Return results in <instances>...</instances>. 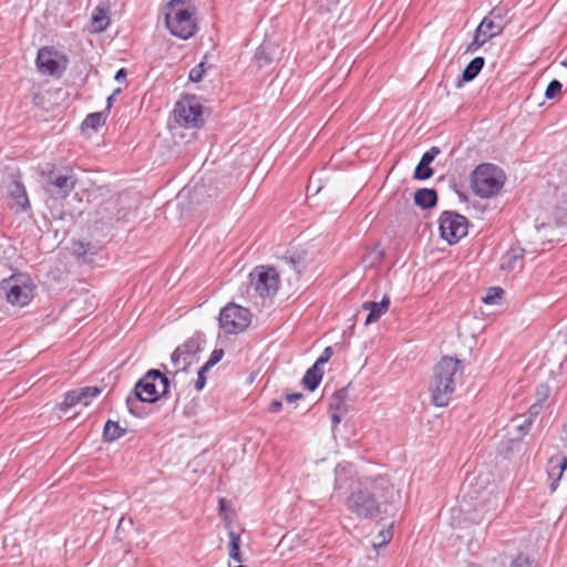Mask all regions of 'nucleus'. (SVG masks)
<instances>
[{
  "label": "nucleus",
  "instance_id": "f257e3e1",
  "mask_svg": "<svg viewBox=\"0 0 567 567\" xmlns=\"http://www.w3.org/2000/svg\"><path fill=\"white\" fill-rule=\"evenodd\" d=\"M392 489L393 486L385 476L361 477L347 497L346 506L359 518H372L379 514L381 501H389L386 495Z\"/></svg>",
  "mask_w": 567,
  "mask_h": 567
},
{
  "label": "nucleus",
  "instance_id": "f03ea898",
  "mask_svg": "<svg viewBox=\"0 0 567 567\" xmlns=\"http://www.w3.org/2000/svg\"><path fill=\"white\" fill-rule=\"evenodd\" d=\"M463 372V362L452 357H443L434 365L430 382L433 404L436 406H446L450 403L457 383L462 380Z\"/></svg>",
  "mask_w": 567,
  "mask_h": 567
},
{
  "label": "nucleus",
  "instance_id": "7ed1b4c3",
  "mask_svg": "<svg viewBox=\"0 0 567 567\" xmlns=\"http://www.w3.org/2000/svg\"><path fill=\"white\" fill-rule=\"evenodd\" d=\"M169 388V381L161 371H147L135 384L133 391L126 398L128 412L137 417L144 415L143 403H154L165 395Z\"/></svg>",
  "mask_w": 567,
  "mask_h": 567
},
{
  "label": "nucleus",
  "instance_id": "20e7f679",
  "mask_svg": "<svg viewBox=\"0 0 567 567\" xmlns=\"http://www.w3.org/2000/svg\"><path fill=\"white\" fill-rule=\"evenodd\" d=\"M165 24L169 32L187 40L197 30L193 8L183 0H171L165 8Z\"/></svg>",
  "mask_w": 567,
  "mask_h": 567
},
{
  "label": "nucleus",
  "instance_id": "39448f33",
  "mask_svg": "<svg viewBox=\"0 0 567 567\" xmlns=\"http://www.w3.org/2000/svg\"><path fill=\"white\" fill-rule=\"evenodd\" d=\"M34 284L27 274H14L0 284V293L12 306L24 307L33 299Z\"/></svg>",
  "mask_w": 567,
  "mask_h": 567
},
{
  "label": "nucleus",
  "instance_id": "423d86ee",
  "mask_svg": "<svg viewBox=\"0 0 567 567\" xmlns=\"http://www.w3.org/2000/svg\"><path fill=\"white\" fill-rule=\"evenodd\" d=\"M473 192L482 197L488 198L496 195L504 185L503 172L493 164H481L472 173Z\"/></svg>",
  "mask_w": 567,
  "mask_h": 567
},
{
  "label": "nucleus",
  "instance_id": "0eeeda50",
  "mask_svg": "<svg viewBox=\"0 0 567 567\" xmlns=\"http://www.w3.org/2000/svg\"><path fill=\"white\" fill-rule=\"evenodd\" d=\"M205 343L204 334L195 333L182 346L177 347L171 355L172 364L176 371H186L189 365L198 361V353Z\"/></svg>",
  "mask_w": 567,
  "mask_h": 567
},
{
  "label": "nucleus",
  "instance_id": "6e6552de",
  "mask_svg": "<svg viewBox=\"0 0 567 567\" xmlns=\"http://www.w3.org/2000/svg\"><path fill=\"white\" fill-rule=\"evenodd\" d=\"M439 229L441 238L454 245L467 235L468 223L463 215L445 210L439 218Z\"/></svg>",
  "mask_w": 567,
  "mask_h": 567
},
{
  "label": "nucleus",
  "instance_id": "1a4fd4ad",
  "mask_svg": "<svg viewBox=\"0 0 567 567\" xmlns=\"http://www.w3.org/2000/svg\"><path fill=\"white\" fill-rule=\"evenodd\" d=\"M219 327L226 333H239L246 330L250 323V311L235 303L225 306L218 317Z\"/></svg>",
  "mask_w": 567,
  "mask_h": 567
},
{
  "label": "nucleus",
  "instance_id": "9d476101",
  "mask_svg": "<svg viewBox=\"0 0 567 567\" xmlns=\"http://www.w3.org/2000/svg\"><path fill=\"white\" fill-rule=\"evenodd\" d=\"M176 122L185 128H197L203 125V107L195 96H186L174 107Z\"/></svg>",
  "mask_w": 567,
  "mask_h": 567
},
{
  "label": "nucleus",
  "instance_id": "9b49d317",
  "mask_svg": "<svg viewBox=\"0 0 567 567\" xmlns=\"http://www.w3.org/2000/svg\"><path fill=\"white\" fill-rule=\"evenodd\" d=\"M249 277L251 287L260 297H271L279 289V274L274 267L258 266Z\"/></svg>",
  "mask_w": 567,
  "mask_h": 567
},
{
  "label": "nucleus",
  "instance_id": "f8f14e48",
  "mask_svg": "<svg viewBox=\"0 0 567 567\" xmlns=\"http://www.w3.org/2000/svg\"><path fill=\"white\" fill-rule=\"evenodd\" d=\"M74 186L75 179L72 175L50 171L44 188L54 198H65L74 189Z\"/></svg>",
  "mask_w": 567,
  "mask_h": 567
},
{
  "label": "nucleus",
  "instance_id": "ddd939ff",
  "mask_svg": "<svg viewBox=\"0 0 567 567\" xmlns=\"http://www.w3.org/2000/svg\"><path fill=\"white\" fill-rule=\"evenodd\" d=\"M567 468V457L563 453H556L549 457L547 463V476L550 481L549 488L555 492L558 487V483L563 477L564 472Z\"/></svg>",
  "mask_w": 567,
  "mask_h": 567
},
{
  "label": "nucleus",
  "instance_id": "4468645a",
  "mask_svg": "<svg viewBox=\"0 0 567 567\" xmlns=\"http://www.w3.org/2000/svg\"><path fill=\"white\" fill-rule=\"evenodd\" d=\"M8 194L14 199L11 208L16 212H25L30 208L29 198L24 185L21 182L13 181L8 185Z\"/></svg>",
  "mask_w": 567,
  "mask_h": 567
},
{
  "label": "nucleus",
  "instance_id": "2eb2a0df",
  "mask_svg": "<svg viewBox=\"0 0 567 567\" xmlns=\"http://www.w3.org/2000/svg\"><path fill=\"white\" fill-rule=\"evenodd\" d=\"M37 66L42 74L54 75L58 72L59 63L52 49L45 47L39 50Z\"/></svg>",
  "mask_w": 567,
  "mask_h": 567
},
{
  "label": "nucleus",
  "instance_id": "dca6fc26",
  "mask_svg": "<svg viewBox=\"0 0 567 567\" xmlns=\"http://www.w3.org/2000/svg\"><path fill=\"white\" fill-rule=\"evenodd\" d=\"M390 306V298L384 296L380 302H364L363 309L368 310L369 313L365 318V324H370L380 319L382 315H384Z\"/></svg>",
  "mask_w": 567,
  "mask_h": 567
},
{
  "label": "nucleus",
  "instance_id": "f3484780",
  "mask_svg": "<svg viewBox=\"0 0 567 567\" xmlns=\"http://www.w3.org/2000/svg\"><path fill=\"white\" fill-rule=\"evenodd\" d=\"M334 489H342L348 486L354 476V468L351 463H339L334 470Z\"/></svg>",
  "mask_w": 567,
  "mask_h": 567
},
{
  "label": "nucleus",
  "instance_id": "a211bd4d",
  "mask_svg": "<svg viewBox=\"0 0 567 567\" xmlns=\"http://www.w3.org/2000/svg\"><path fill=\"white\" fill-rule=\"evenodd\" d=\"M414 203L423 209L432 208L437 203V194L433 188H420L414 194Z\"/></svg>",
  "mask_w": 567,
  "mask_h": 567
},
{
  "label": "nucleus",
  "instance_id": "6ab92c4d",
  "mask_svg": "<svg viewBox=\"0 0 567 567\" xmlns=\"http://www.w3.org/2000/svg\"><path fill=\"white\" fill-rule=\"evenodd\" d=\"M229 543H228V556L231 560L238 564H243L245 558L241 553V537L238 533L230 529L228 532Z\"/></svg>",
  "mask_w": 567,
  "mask_h": 567
},
{
  "label": "nucleus",
  "instance_id": "aec40b11",
  "mask_svg": "<svg viewBox=\"0 0 567 567\" xmlns=\"http://www.w3.org/2000/svg\"><path fill=\"white\" fill-rule=\"evenodd\" d=\"M322 377H323L322 368H320L319 365L313 363V365L310 367L306 371V373L302 378V384L309 391H315L319 386V384L322 380Z\"/></svg>",
  "mask_w": 567,
  "mask_h": 567
},
{
  "label": "nucleus",
  "instance_id": "412c9836",
  "mask_svg": "<svg viewBox=\"0 0 567 567\" xmlns=\"http://www.w3.org/2000/svg\"><path fill=\"white\" fill-rule=\"evenodd\" d=\"M274 47L270 43H261L254 55V61L257 65V68H264L266 65H269L274 61Z\"/></svg>",
  "mask_w": 567,
  "mask_h": 567
},
{
  "label": "nucleus",
  "instance_id": "4be33fe9",
  "mask_svg": "<svg viewBox=\"0 0 567 567\" xmlns=\"http://www.w3.org/2000/svg\"><path fill=\"white\" fill-rule=\"evenodd\" d=\"M485 64V60L483 56H476L465 66L463 73H462V81L463 82H471L473 81L482 71L483 66Z\"/></svg>",
  "mask_w": 567,
  "mask_h": 567
},
{
  "label": "nucleus",
  "instance_id": "5701e85b",
  "mask_svg": "<svg viewBox=\"0 0 567 567\" xmlns=\"http://www.w3.org/2000/svg\"><path fill=\"white\" fill-rule=\"evenodd\" d=\"M478 27H480L481 32H482V30H484L487 33L486 38L492 39V38L498 35L503 31L504 23L502 21H495L489 16H486L481 21Z\"/></svg>",
  "mask_w": 567,
  "mask_h": 567
},
{
  "label": "nucleus",
  "instance_id": "b1692460",
  "mask_svg": "<svg viewBox=\"0 0 567 567\" xmlns=\"http://www.w3.org/2000/svg\"><path fill=\"white\" fill-rule=\"evenodd\" d=\"M126 430L120 426L118 422L109 420L103 430V439L106 442H114L125 434Z\"/></svg>",
  "mask_w": 567,
  "mask_h": 567
},
{
  "label": "nucleus",
  "instance_id": "393cba45",
  "mask_svg": "<svg viewBox=\"0 0 567 567\" xmlns=\"http://www.w3.org/2000/svg\"><path fill=\"white\" fill-rule=\"evenodd\" d=\"M109 113L110 112H106L104 109L102 112H95L86 115L85 120L83 121V126L96 131L105 123Z\"/></svg>",
  "mask_w": 567,
  "mask_h": 567
},
{
  "label": "nucleus",
  "instance_id": "a878e982",
  "mask_svg": "<svg viewBox=\"0 0 567 567\" xmlns=\"http://www.w3.org/2000/svg\"><path fill=\"white\" fill-rule=\"evenodd\" d=\"M522 258L520 250L511 249L503 258L501 267L504 270H514L516 268L517 261Z\"/></svg>",
  "mask_w": 567,
  "mask_h": 567
},
{
  "label": "nucleus",
  "instance_id": "bb28decb",
  "mask_svg": "<svg viewBox=\"0 0 567 567\" xmlns=\"http://www.w3.org/2000/svg\"><path fill=\"white\" fill-rule=\"evenodd\" d=\"M92 22L95 31L102 32L104 31L109 23V17L106 16L105 11L97 8L92 17Z\"/></svg>",
  "mask_w": 567,
  "mask_h": 567
},
{
  "label": "nucleus",
  "instance_id": "cd10ccee",
  "mask_svg": "<svg viewBox=\"0 0 567 567\" xmlns=\"http://www.w3.org/2000/svg\"><path fill=\"white\" fill-rule=\"evenodd\" d=\"M76 390L81 398V403L85 406L90 404L92 399L96 398L101 393V389L97 386H85Z\"/></svg>",
  "mask_w": 567,
  "mask_h": 567
},
{
  "label": "nucleus",
  "instance_id": "c85d7f7f",
  "mask_svg": "<svg viewBox=\"0 0 567 567\" xmlns=\"http://www.w3.org/2000/svg\"><path fill=\"white\" fill-rule=\"evenodd\" d=\"M76 404L81 403V398L78 393V390H72L65 393L63 402L60 404V410L66 411Z\"/></svg>",
  "mask_w": 567,
  "mask_h": 567
},
{
  "label": "nucleus",
  "instance_id": "c756f323",
  "mask_svg": "<svg viewBox=\"0 0 567 567\" xmlns=\"http://www.w3.org/2000/svg\"><path fill=\"white\" fill-rule=\"evenodd\" d=\"M504 290L499 287L488 288L486 295L483 297V302L486 305H497L503 298Z\"/></svg>",
  "mask_w": 567,
  "mask_h": 567
},
{
  "label": "nucleus",
  "instance_id": "7c9ffc66",
  "mask_svg": "<svg viewBox=\"0 0 567 567\" xmlns=\"http://www.w3.org/2000/svg\"><path fill=\"white\" fill-rule=\"evenodd\" d=\"M393 537L392 525L379 532L377 540L373 543L375 549L384 547Z\"/></svg>",
  "mask_w": 567,
  "mask_h": 567
},
{
  "label": "nucleus",
  "instance_id": "2f4dec72",
  "mask_svg": "<svg viewBox=\"0 0 567 567\" xmlns=\"http://www.w3.org/2000/svg\"><path fill=\"white\" fill-rule=\"evenodd\" d=\"M432 175H433V169L431 168V166L419 162V164L416 165V167L414 169L413 177L415 179L424 181V179L430 178Z\"/></svg>",
  "mask_w": 567,
  "mask_h": 567
},
{
  "label": "nucleus",
  "instance_id": "473e14b6",
  "mask_svg": "<svg viewBox=\"0 0 567 567\" xmlns=\"http://www.w3.org/2000/svg\"><path fill=\"white\" fill-rule=\"evenodd\" d=\"M561 89H563V84L558 80H556V79L551 80L548 83L546 91H545L546 99H548V100L555 99L561 92Z\"/></svg>",
  "mask_w": 567,
  "mask_h": 567
},
{
  "label": "nucleus",
  "instance_id": "72a5a7b5",
  "mask_svg": "<svg viewBox=\"0 0 567 567\" xmlns=\"http://www.w3.org/2000/svg\"><path fill=\"white\" fill-rule=\"evenodd\" d=\"M205 72H206L205 63L200 62L199 64L195 65L189 71L188 79L192 82L198 83L203 80Z\"/></svg>",
  "mask_w": 567,
  "mask_h": 567
},
{
  "label": "nucleus",
  "instance_id": "f704fd0d",
  "mask_svg": "<svg viewBox=\"0 0 567 567\" xmlns=\"http://www.w3.org/2000/svg\"><path fill=\"white\" fill-rule=\"evenodd\" d=\"M511 567H538V565L535 560L520 554L512 561Z\"/></svg>",
  "mask_w": 567,
  "mask_h": 567
},
{
  "label": "nucleus",
  "instance_id": "c9c22d12",
  "mask_svg": "<svg viewBox=\"0 0 567 567\" xmlns=\"http://www.w3.org/2000/svg\"><path fill=\"white\" fill-rule=\"evenodd\" d=\"M285 260L290 266V268L293 269L297 274H300L302 271L303 265L302 258L300 256H287L285 257Z\"/></svg>",
  "mask_w": 567,
  "mask_h": 567
},
{
  "label": "nucleus",
  "instance_id": "e433bc0d",
  "mask_svg": "<svg viewBox=\"0 0 567 567\" xmlns=\"http://www.w3.org/2000/svg\"><path fill=\"white\" fill-rule=\"evenodd\" d=\"M223 355H224V351L221 349H215L212 352V355L208 359V361L204 364V370H209L215 364H217L221 360Z\"/></svg>",
  "mask_w": 567,
  "mask_h": 567
},
{
  "label": "nucleus",
  "instance_id": "4c0bfd02",
  "mask_svg": "<svg viewBox=\"0 0 567 567\" xmlns=\"http://www.w3.org/2000/svg\"><path fill=\"white\" fill-rule=\"evenodd\" d=\"M440 154V148L436 146L431 147L429 151H426L421 159L420 163L431 165V163L434 161V158Z\"/></svg>",
  "mask_w": 567,
  "mask_h": 567
},
{
  "label": "nucleus",
  "instance_id": "58836bf2",
  "mask_svg": "<svg viewBox=\"0 0 567 567\" xmlns=\"http://www.w3.org/2000/svg\"><path fill=\"white\" fill-rule=\"evenodd\" d=\"M89 244H84L82 241H74L72 245L73 254L78 257H84L89 252Z\"/></svg>",
  "mask_w": 567,
  "mask_h": 567
},
{
  "label": "nucleus",
  "instance_id": "ea45409f",
  "mask_svg": "<svg viewBox=\"0 0 567 567\" xmlns=\"http://www.w3.org/2000/svg\"><path fill=\"white\" fill-rule=\"evenodd\" d=\"M488 16L495 21H502L505 24L506 9L503 7H495Z\"/></svg>",
  "mask_w": 567,
  "mask_h": 567
},
{
  "label": "nucleus",
  "instance_id": "a19ab883",
  "mask_svg": "<svg viewBox=\"0 0 567 567\" xmlns=\"http://www.w3.org/2000/svg\"><path fill=\"white\" fill-rule=\"evenodd\" d=\"M333 354V350L331 347H327L324 348V350L322 351V353L320 354V357L316 360L315 364L319 365L320 368L323 367V364H326L330 358L332 357Z\"/></svg>",
  "mask_w": 567,
  "mask_h": 567
},
{
  "label": "nucleus",
  "instance_id": "79ce46f5",
  "mask_svg": "<svg viewBox=\"0 0 567 567\" xmlns=\"http://www.w3.org/2000/svg\"><path fill=\"white\" fill-rule=\"evenodd\" d=\"M231 508V504L229 501H227L226 498H219L218 501V511H219V515L225 519L227 520L228 517H227V513L230 511Z\"/></svg>",
  "mask_w": 567,
  "mask_h": 567
},
{
  "label": "nucleus",
  "instance_id": "37998d69",
  "mask_svg": "<svg viewBox=\"0 0 567 567\" xmlns=\"http://www.w3.org/2000/svg\"><path fill=\"white\" fill-rule=\"evenodd\" d=\"M208 370H204V365L198 370V373H197V380L195 382V389L197 391H200L205 384H206V377H205V373L207 372Z\"/></svg>",
  "mask_w": 567,
  "mask_h": 567
},
{
  "label": "nucleus",
  "instance_id": "c03bdc74",
  "mask_svg": "<svg viewBox=\"0 0 567 567\" xmlns=\"http://www.w3.org/2000/svg\"><path fill=\"white\" fill-rule=\"evenodd\" d=\"M548 393H549V388L545 384H540L538 388H537V402L539 403H543L547 396H548Z\"/></svg>",
  "mask_w": 567,
  "mask_h": 567
},
{
  "label": "nucleus",
  "instance_id": "a18cd8bd",
  "mask_svg": "<svg viewBox=\"0 0 567 567\" xmlns=\"http://www.w3.org/2000/svg\"><path fill=\"white\" fill-rule=\"evenodd\" d=\"M484 44V40L478 41L477 38H473L472 42L466 48V53H474Z\"/></svg>",
  "mask_w": 567,
  "mask_h": 567
},
{
  "label": "nucleus",
  "instance_id": "49530a36",
  "mask_svg": "<svg viewBox=\"0 0 567 567\" xmlns=\"http://www.w3.org/2000/svg\"><path fill=\"white\" fill-rule=\"evenodd\" d=\"M533 420L530 417H527L524 420V422L519 425H517V429L522 435H525L532 425Z\"/></svg>",
  "mask_w": 567,
  "mask_h": 567
},
{
  "label": "nucleus",
  "instance_id": "de8ad7c7",
  "mask_svg": "<svg viewBox=\"0 0 567 567\" xmlns=\"http://www.w3.org/2000/svg\"><path fill=\"white\" fill-rule=\"evenodd\" d=\"M121 93V89L114 90V92L106 99V112L111 111V107L113 105V101L115 100V96Z\"/></svg>",
  "mask_w": 567,
  "mask_h": 567
},
{
  "label": "nucleus",
  "instance_id": "09e8293b",
  "mask_svg": "<svg viewBox=\"0 0 567 567\" xmlns=\"http://www.w3.org/2000/svg\"><path fill=\"white\" fill-rule=\"evenodd\" d=\"M281 408H282V402H281V401H279V400H274V401L269 404V406H268V411H269L270 413H277V412H279V411L281 410Z\"/></svg>",
  "mask_w": 567,
  "mask_h": 567
},
{
  "label": "nucleus",
  "instance_id": "8fccbe9b",
  "mask_svg": "<svg viewBox=\"0 0 567 567\" xmlns=\"http://www.w3.org/2000/svg\"><path fill=\"white\" fill-rule=\"evenodd\" d=\"M486 35H487V33L484 30H482V32H481L480 27L476 28L475 34H474L475 39L477 38L478 41L484 40V43H486L488 40H491V38H486Z\"/></svg>",
  "mask_w": 567,
  "mask_h": 567
},
{
  "label": "nucleus",
  "instance_id": "3c124183",
  "mask_svg": "<svg viewBox=\"0 0 567 567\" xmlns=\"http://www.w3.org/2000/svg\"><path fill=\"white\" fill-rule=\"evenodd\" d=\"M540 408H542V403H539V402L534 403L529 408V411H528L529 412V416L528 417H530L533 420V417L536 416L539 413Z\"/></svg>",
  "mask_w": 567,
  "mask_h": 567
},
{
  "label": "nucleus",
  "instance_id": "603ef678",
  "mask_svg": "<svg viewBox=\"0 0 567 567\" xmlns=\"http://www.w3.org/2000/svg\"><path fill=\"white\" fill-rule=\"evenodd\" d=\"M302 398L301 393H290L286 395V401L288 403H295L296 401L300 400Z\"/></svg>",
  "mask_w": 567,
  "mask_h": 567
},
{
  "label": "nucleus",
  "instance_id": "864d4df0",
  "mask_svg": "<svg viewBox=\"0 0 567 567\" xmlns=\"http://www.w3.org/2000/svg\"><path fill=\"white\" fill-rule=\"evenodd\" d=\"M125 78H126V70L124 68L120 69L114 76V79L118 82L125 80Z\"/></svg>",
  "mask_w": 567,
  "mask_h": 567
},
{
  "label": "nucleus",
  "instance_id": "5fc2aeb1",
  "mask_svg": "<svg viewBox=\"0 0 567 567\" xmlns=\"http://www.w3.org/2000/svg\"><path fill=\"white\" fill-rule=\"evenodd\" d=\"M561 440H563L564 442H566V445H567V422L563 425Z\"/></svg>",
  "mask_w": 567,
  "mask_h": 567
},
{
  "label": "nucleus",
  "instance_id": "6e6d98bb",
  "mask_svg": "<svg viewBox=\"0 0 567 567\" xmlns=\"http://www.w3.org/2000/svg\"><path fill=\"white\" fill-rule=\"evenodd\" d=\"M331 420H332L333 424H339L340 423V417L337 414H332Z\"/></svg>",
  "mask_w": 567,
  "mask_h": 567
},
{
  "label": "nucleus",
  "instance_id": "4d7b16f0",
  "mask_svg": "<svg viewBox=\"0 0 567 567\" xmlns=\"http://www.w3.org/2000/svg\"><path fill=\"white\" fill-rule=\"evenodd\" d=\"M466 567H482V566H480V565H477V564H470V565H467Z\"/></svg>",
  "mask_w": 567,
  "mask_h": 567
}]
</instances>
